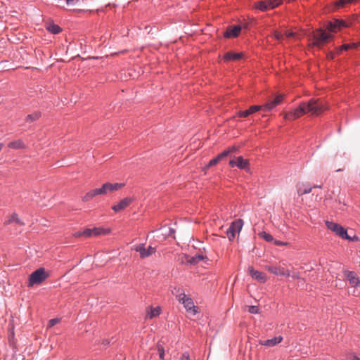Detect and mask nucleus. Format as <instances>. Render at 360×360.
Instances as JSON below:
<instances>
[{"label": "nucleus", "instance_id": "obj_15", "mask_svg": "<svg viewBox=\"0 0 360 360\" xmlns=\"http://www.w3.org/2000/svg\"><path fill=\"white\" fill-rule=\"evenodd\" d=\"M205 257L202 255H197L195 256H190L184 255L181 259L182 262L190 264H198L200 261L203 260Z\"/></svg>", "mask_w": 360, "mask_h": 360}, {"label": "nucleus", "instance_id": "obj_54", "mask_svg": "<svg viewBox=\"0 0 360 360\" xmlns=\"http://www.w3.org/2000/svg\"><path fill=\"white\" fill-rule=\"evenodd\" d=\"M292 276L293 278H298V276H297V275H292Z\"/></svg>", "mask_w": 360, "mask_h": 360}, {"label": "nucleus", "instance_id": "obj_45", "mask_svg": "<svg viewBox=\"0 0 360 360\" xmlns=\"http://www.w3.org/2000/svg\"><path fill=\"white\" fill-rule=\"evenodd\" d=\"M228 151H229V154L236 152L238 150V148L235 146H231L227 148Z\"/></svg>", "mask_w": 360, "mask_h": 360}, {"label": "nucleus", "instance_id": "obj_40", "mask_svg": "<svg viewBox=\"0 0 360 360\" xmlns=\"http://www.w3.org/2000/svg\"><path fill=\"white\" fill-rule=\"evenodd\" d=\"M283 97H284L283 95H281V94L276 96V98H274L276 101V104L279 105L281 103V101H283Z\"/></svg>", "mask_w": 360, "mask_h": 360}, {"label": "nucleus", "instance_id": "obj_27", "mask_svg": "<svg viewBox=\"0 0 360 360\" xmlns=\"http://www.w3.org/2000/svg\"><path fill=\"white\" fill-rule=\"evenodd\" d=\"M47 30L52 34H56L61 32V28L55 24H50L46 27Z\"/></svg>", "mask_w": 360, "mask_h": 360}, {"label": "nucleus", "instance_id": "obj_9", "mask_svg": "<svg viewBox=\"0 0 360 360\" xmlns=\"http://www.w3.org/2000/svg\"><path fill=\"white\" fill-rule=\"evenodd\" d=\"M124 186V184L122 183H105L100 188L101 195H106L108 193H112L115 191L120 190Z\"/></svg>", "mask_w": 360, "mask_h": 360}, {"label": "nucleus", "instance_id": "obj_8", "mask_svg": "<svg viewBox=\"0 0 360 360\" xmlns=\"http://www.w3.org/2000/svg\"><path fill=\"white\" fill-rule=\"evenodd\" d=\"M133 250L139 252L141 258L148 257L156 251L155 248L149 246L147 249L145 248L144 244H139L131 248Z\"/></svg>", "mask_w": 360, "mask_h": 360}, {"label": "nucleus", "instance_id": "obj_41", "mask_svg": "<svg viewBox=\"0 0 360 360\" xmlns=\"http://www.w3.org/2000/svg\"><path fill=\"white\" fill-rule=\"evenodd\" d=\"M336 23H339L340 29H341V27H345L347 26L346 22L342 20H336Z\"/></svg>", "mask_w": 360, "mask_h": 360}, {"label": "nucleus", "instance_id": "obj_5", "mask_svg": "<svg viewBox=\"0 0 360 360\" xmlns=\"http://www.w3.org/2000/svg\"><path fill=\"white\" fill-rule=\"evenodd\" d=\"M307 113L305 102H302L300 105L291 112L284 114V119L288 120H296Z\"/></svg>", "mask_w": 360, "mask_h": 360}, {"label": "nucleus", "instance_id": "obj_22", "mask_svg": "<svg viewBox=\"0 0 360 360\" xmlns=\"http://www.w3.org/2000/svg\"><path fill=\"white\" fill-rule=\"evenodd\" d=\"M243 53H232V52H227L224 56V59L226 61L229 60H238L243 58Z\"/></svg>", "mask_w": 360, "mask_h": 360}, {"label": "nucleus", "instance_id": "obj_13", "mask_svg": "<svg viewBox=\"0 0 360 360\" xmlns=\"http://www.w3.org/2000/svg\"><path fill=\"white\" fill-rule=\"evenodd\" d=\"M248 272L254 279L259 283H264L267 280V277L264 273L255 270L252 266H249Z\"/></svg>", "mask_w": 360, "mask_h": 360}, {"label": "nucleus", "instance_id": "obj_28", "mask_svg": "<svg viewBox=\"0 0 360 360\" xmlns=\"http://www.w3.org/2000/svg\"><path fill=\"white\" fill-rule=\"evenodd\" d=\"M358 44L356 43H350L345 44L341 46V47L337 51V53L339 54L342 51H347L350 49H354L357 47Z\"/></svg>", "mask_w": 360, "mask_h": 360}, {"label": "nucleus", "instance_id": "obj_53", "mask_svg": "<svg viewBox=\"0 0 360 360\" xmlns=\"http://www.w3.org/2000/svg\"><path fill=\"white\" fill-rule=\"evenodd\" d=\"M4 147V143H0V151L1 150V149L3 148Z\"/></svg>", "mask_w": 360, "mask_h": 360}, {"label": "nucleus", "instance_id": "obj_23", "mask_svg": "<svg viewBox=\"0 0 360 360\" xmlns=\"http://www.w3.org/2000/svg\"><path fill=\"white\" fill-rule=\"evenodd\" d=\"M101 195L100 188H96L90 191L82 198L83 201H89L96 195Z\"/></svg>", "mask_w": 360, "mask_h": 360}, {"label": "nucleus", "instance_id": "obj_11", "mask_svg": "<svg viewBox=\"0 0 360 360\" xmlns=\"http://www.w3.org/2000/svg\"><path fill=\"white\" fill-rule=\"evenodd\" d=\"M109 232V230H105L100 227H95L93 229H86L82 231V233L84 234V237L89 238L99 235H105L108 233Z\"/></svg>", "mask_w": 360, "mask_h": 360}, {"label": "nucleus", "instance_id": "obj_39", "mask_svg": "<svg viewBox=\"0 0 360 360\" xmlns=\"http://www.w3.org/2000/svg\"><path fill=\"white\" fill-rule=\"evenodd\" d=\"M219 162V160L217 159V158L216 157L215 158L211 160L208 165H207V168L208 167H212V166H214L216 165L218 162Z\"/></svg>", "mask_w": 360, "mask_h": 360}, {"label": "nucleus", "instance_id": "obj_46", "mask_svg": "<svg viewBox=\"0 0 360 360\" xmlns=\"http://www.w3.org/2000/svg\"><path fill=\"white\" fill-rule=\"evenodd\" d=\"M346 2H347L346 0H339L337 2V6H343L346 4Z\"/></svg>", "mask_w": 360, "mask_h": 360}, {"label": "nucleus", "instance_id": "obj_31", "mask_svg": "<svg viewBox=\"0 0 360 360\" xmlns=\"http://www.w3.org/2000/svg\"><path fill=\"white\" fill-rule=\"evenodd\" d=\"M245 312H248L252 314L260 313L259 308L256 306H245Z\"/></svg>", "mask_w": 360, "mask_h": 360}, {"label": "nucleus", "instance_id": "obj_55", "mask_svg": "<svg viewBox=\"0 0 360 360\" xmlns=\"http://www.w3.org/2000/svg\"><path fill=\"white\" fill-rule=\"evenodd\" d=\"M330 57L331 58H333V53H330Z\"/></svg>", "mask_w": 360, "mask_h": 360}, {"label": "nucleus", "instance_id": "obj_44", "mask_svg": "<svg viewBox=\"0 0 360 360\" xmlns=\"http://www.w3.org/2000/svg\"><path fill=\"white\" fill-rule=\"evenodd\" d=\"M181 360H190L189 354L187 352H184L181 357Z\"/></svg>", "mask_w": 360, "mask_h": 360}, {"label": "nucleus", "instance_id": "obj_1", "mask_svg": "<svg viewBox=\"0 0 360 360\" xmlns=\"http://www.w3.org/2000/svg\"><path fill=\"white\" fill-rule=\"evenodd\" d=\"M307 113L311 116H319L328 109L327 103L321 98H311L305 102Z\"/></svg>", "mask_w": 360, "mask_h": 360}, {"label": "nucleus", "instance_id": "obj_47", "mask_svg": "<svg viewBox=\"0 0 360 360\" xmlns=\"http://www.w3.org/2000/svg\"><path fill=\"white\" fill-rule=\"evenodd\" d=\"M73 236L76 238H79V237H82L83 236L84 237V234L82 233V231H77L75 232Z\"/></svg>", "mask_w": 360, "mask_h": 360}, {"label": "nucleus", "instance_id": "obj_32", "mask_svg": "<svg viewBox=\"0 0 360 360\" xmlns=\"http://www.w3.org/2000/svg\"><path fill=\"white\" fill-rule=\"evenodd\" d=\"M259 236L267 242H272L274 240L273 236L265 231L260 232L259 233Z\"/></svg>", "mask_w": 360, "mask_h": 360}, {"label": "nucleus", "instance_id": "obj_7", "mask_svg": "<svg viewBox=\"0 0 360 360\" xmlns=\"http://www.w3.org/2000/svg\"><path fill=\"white\" fill-rule=\"evenodd\" d=\"M179 300L182 302L188 312H193V314L200 313L198 308L194 305L192 299L188 297L186 294H180L179 295Z\"/></svg>", "mask_w": 360, "mask_h": 360}, {"label": "nucleus", "instance_id": "obj_24", "mask_svg": "<svg viewBox=\"0 0 360 360\" xmlns=\"http://www.w3.org/2000/svg\"><path fill=\"white\" fill-rule=\"evenodd\" d=\"M41 115V114L39 111H35V112L28 115L25 117V122H29V123L33 122L39 120L40 118Z\"/></svg>", "mask_w": 360, "mask_h": 360}, {"label": "nucleus", "instance_id": "obj_3", "mask_svg": "<svg viewBox=\"0 0 360 360\" xmlns=\"http://www.w3.org/2000/svg\"><path fill=\"white\" fill-rule=\"evenodd\" d=\"M48 277L44 269L40 268L32 272L29 278V286H33L35 284H39Z\"/></svg>", "mask_w": 360, "mask_h": 360}, {"label": "nucleus", "instance_id": "obj_18", "mask_svg": "<svg viewBox=\"0 0 360 360\" xmlns=\"http://www.w3.org/2000/svg\"><path fill=\"white\" fill-rule=\"evenodd\" d=\"M241 30L240 26H234V27H229L227 28L224 37L226 38L229 37H236L238 36Z\"/></svg>", "mask_w": 360, "mask_h": 360}, {"label": "nucleus", "instance_id": "obj_42", "mask_svg": "<svg viewBox=\"0 0 360 360\" xmlns=\"http://www.w3.org/2000/svg\"><path fill=\"white\" fill-rule=\"evenodd\" d=\"M274 36L278 40H280V39H283V35L280 32H278L277 31L274 32Z\"/></svg>", "mask_w": 360, "mask_h": 360}, {"label": "nucleus", "instance_id": "obj_10", "mask_svg": "<svg viewBox=\"0 0 360 360\" xmlns=\"http://www.w3.org/2000/svg\"><path fill=\"white\" fill-rule=\"evenodd\" d=\"M265 269L271 272V274L276 276H283L286 277L290 276V271L284 268L283 266H266Z\"/></svg>", "mask_w": 360, "mask_h": 360}, {"label": "nucleus", "instance_id": "obj_35", "mask_svg": "<svg viewBox=\"0 0 360 360\" xmlns=\"http://www.w3.org/2000/svg\"><path fill=\"white\" fill-rule=\"evenodd\" d=\"M312 190L311 187H307L304 189H302L301 188H297V193L299 195H302L304 194L309 193Z\"/></svg>", "mask_w": 360, "mask_h": 360}, {"label": "nucleus", "instance_id": "obj_34", "mask_svg": "<svg viewBox=\"0 0 360 360\" xmlns=\"http://www.w3.org/2000/svg\"><path fill=\"white\" fill-rule=\"evenodd\" d=\"M157 349L159 353L160 358L163 359L164 356H165V350H164L163 344H162V342H159L157 344Z\"/></svg>", "mask_w": 360, "mask_h": 360}, {"label": "nucleus", "instance_id": "obj_16", "mask_svg": "<svg viewBox=\"0 0 360 360\" xmlns=\"http://www.w3.org/2000/svg\"><path fill=\"white\" fill-rule=\"evenodd\" d=\"M283 340L281 336L275 337L269 340H260L259 341V345H264L266 347H274L280 343Z\"/></svg>", "mask_w": 360, "mask_h": 360}, {"label": "nucleus", "instance_id": "obj_29", "mask_svg": "<svg viewBox=\"0 0 360 360\" xmlns=\"http://www.w3.org/2000/svg\"><path fill=\"white\" fill-rule=\"evenodd\" d=\"M254 7L255 8H257V9L262 11H265L269 10L266 1H258V2L255 3L254 5Z\"/></svg>", "mask_w": 360, "mask_h": 360}, {"label": "nucleus", "instance_id": "obj_6", "mask_svg": "<svg viewBox=\"0 0 360 360\" xmlns=\"http://www.w3.org/2000/svg\"><path fill=\"white\" fill-rule=\"evenodd\" d=\"M243 225L242 219L235 220L231 223V225L226 231V236L229 240H233L236 233H239Z\"/></svg>", "mask_w": 360, "mask_h": 360}, {"label": "nucleus", "instance_id": "obj_51", "mask_svg": "<svg viewBox=\"0 0 360 360\" xmlns=\"http://www.w3.org/2000/svg\"><path fill=\"white\" fill-rule=\"evenodd\" d=\"M109 343L110 342L108 340H104L103 341V345H104L105 346L108 345Z\"/></svg>", "mask_w": 360, "mask_h": 360}, {"label": "nucleus", "instance_id": "obj_12", "mask_svg": "<svg viewBox=\"0 0 360 360\" xmlns=\"http://www.w3.org/2000/svg\"><path fill=\"white\" fill-rule=\"evenodd\" d=\"M229 165L232 167L236 166L240 169H249V161L246 159H243L242 156L231 160Z\"/></svg>", "mask_w": 360, "mask_h": 360}, {"label": "nucleus", "instance_id": "obj_43", "mask_svg": "<svg viewBox=\"0 0 360 360\" xmlns=\"http://www.w3.org/2000/svg\"><path fill=\"white\" fill-rule=\"evenodd\" d=\"M274 243L276 245H288V243L283 242V241L277 240H274Z\"/></svg>", "mask_w": 360, "mask_h": 360}, {"label": "nucleus", "instance_id": "obj_25", "mask_svg": "<svg viewBox=\"0 0 360 360\" xmlns=\"http://www.w3.org/2000/svg\"><path fill=\"white\" fill-rule=\"evenodd\" d=\"M336 20L335 19L333 21L329 22L327 25V30L332 32H336L340 30V25L339 23H336Z\"/></svg>", "mask_w": 360, "mask_h": 360}, {"label": "nucleus", "instance_id": "obj_26", "mask_svg": "<svg viewBox=\"0 0 360 360\" xmlns=\"http://www.w3.org/2000/svg\"><path fill=\"white\" fill-rule=\"evenodd\" d=\"M277 105H278L276 104L275 100L273 99L271 101H268L266 104H264L262 106V109L265 112H269V111L271 110L273 108H274Z\"/></svg>", "mask_w": 360, "mask_h": 360}, {"label": "nucleus", "instance_id": "obj_21", "mask_svg": "<svg viewBox=\"0 0 360 360\" xmlns=\"http://www.w3.org/2000/svg\"><path fill=\"white\" fill-rule=\"evenodd\" d=\"M12 223H15L18 225L23 226L25 224L19 219L18 214L16 213H13L5 221L4 225H8Z\"/></svg>", "mask_w": 360, "mask_h": 360}, {"label": "nucleus", "instance_id": "obj_38", "mask_svg": "<svg viewBox=\"0 0 360 360\" xmlns=\"http://www.w3.org/2000/svg\"><path fill=\"white\" fill-rule=\"evenodd\" d=\"M60 321V319L59 318H55V319H51L49 321V323H48V327H52L54 325L58 323Z\"/></svg>", "mask_w": 360, "mask_h": 360}, {"label": "nucleus", "instance_id": "obj_52", "mask_svg": "<svg viewBox=\"0 0 360 360\" xmlns=\"http://www.w3.org/2000/svg\"><path fill=\"white\" fill-rule=\"evenodd\" d=\"M174 229H169V233H170V234L174 233Z\"/></svg>", "mask_w": 360, "mask_h": 360}, {"label": "nucleus", "instance_id": "obj_14", "mask_svg": "<svg viewBox=\"0 0 360 360\" xmlns=\"http://www.w3.org/2000/svg\"><path fill=\"white\" fill-rule=\"evenodd\" d=\"M132 198H125L119 202L117 205H113L112 209L116 212H120L127 207L132 202Z\"/></svg>", "mask_w": 360, "mask_h": 360}, {"label": "nucleus", "instance_id": "obj_49", "mask_svg": "<svg viewBox=\"0 0 360 360\" xmlns=\"http://www.w3.org/2000/svg\"><path fill=\"white\" fill-rule=\"evenodd\" d=\"M68 5H74L76 0H65Z\"/></svg>", "mask_w": 360, "mask_h": 360}, {"label": "nucleus", "instance_id": "obj_50", "mask_svg": "<svg viewBox=\"0 0 360 360\" xmlns=\"http://www.w3.org/2000/svg\"><path fill=\"white\" fill-rule=\"evenodd\" d=\"M349 360H359V359L356 356L351 354L349 356Z\"/></svg>", "mask_w": 360, "mask_h": 360}, {"label": "nucleus", "instance_id": "obj_48", "mask_svg": "<svg viewBox=\"0 0 360 360\" xmlns=\"http://www.w3.org/2000/svg\"><path fill=\"white\" fill-rule=\"evenodd\" d=\"M295 35H296V34L293 32H288L286 33L287 37H295Z\"/></svg>", "mask_w": 360, "mask_h": 360}, {"label": "nucleus", "instance_id": "obj_17", "mask_svg": "<svg viewBox=\"0 0 360 360\" xmlns=\"http://www.w3.org/2000/svg\"><path fill=\"white\" fill-rule=\"evenodd\" d=\"M261 109H262V105H252V106L250 107V108L246 110L239 111L238 112V116H239L240 117H247L250 115L253 114V113L259 111Z\"/></svg>", "mask_w": 360, "mask_h": 360}, {"label": "nucleus", "instance_id": "obj_36", "mask_svg": "<svg viewBox=\"0 0 360 360\" xmlns=\"http://www.w3.org/2000/svg\"><path fill=\"white\" fill-rule=\"evenodd\" d=\"M229 155V151H228V150L226 149V150H224L223 152H221L220 154H219L217 156V158L220 161L222 159H224V158H226V156H228Z\"/></svg>", "mask_w": 360, "mask_h": 360}, {"label": "nucleus", "instance_id": "obj_37", "mask_svg": "<svg viewBox=\"0 0 360 360\" xmlns=\"http://www.w3.org/2000/svg\"><path fill=\"white\" fill-rule=\"evenodd\" d=\"M229 155V151H228V150L226 149V150H224L223 152H221L220 154H219L217 156V158L220 161L222 159H224V158H226V156H228Z\"/></svg>", "mask_w": 360, "mask_h": 360}, {"label": "nucleus", "instance_id": "obj_33", "mask_svg": "<svg viewBox=\"0 0 360 360\" xmlns=\"http://www.w3.org/2000/svg\"><path fill=\"white\" fill-rule=\"evenodd\" d=\"M149 311H148L147 315H159L162 313V309L160 307H150Z\"/></svg>", "mask_w": 360, "mask_h": 360}, {"label": "nucleus", "instance_id": "obj_2", "mask_svg": "<svg viewBox=\"0 0 360 360\" xmlns=\"http://www.w3.org/2000/svg\"><path fill=\"white\" fill-rule=\"evenodd\" d=\"M332 37L331 34L326 33L323 29L316 30L311 34V39H309V40L312 41L310 43L309 46L321 48Z\"/></svg>", "mask_w": 360, "mask_h": 360}, {"label": "nucleus", "instance_id": "obj_20", "mask_svg": "<svg viewBox=\"0 0 360 360\" xmlns=\"http://www.w3.org/2000/svg\"><path fill=\"white\" fill-rule=\"evenodd\" d=\"M8 147L11 149L18 150L26 148V145L22 139H16L8 143Z\"/></svg>", "mask_w": 360, "mask_h": 360}, {"label": "nucleus", "instance_id": "obj_56", "mask_svg": "<svg viewBox=\"0 0 360 360\" xmlns=\"http://www.w3.org/2000/svg\"><path fill=\"white\" fill-rule=\"evenodd\" d=\"M316 187H317V188H321V186H314V188H316Z\"/></svg>", "mask_w": 360, "mask_h": 360}, {"label": "nucleus", "instance_id": "obj_30", "mask_svg": "<svg viewBox=\"0 0 360 360\" xmlns=\"http://www.w3.org/2000/svg\"><path fill=\"white\" fill-rule=\"evenodd\" d=\"M267 7L269 9H273L280 5L282 2L281 0H266Z\"/></svg>", "mask_w": 360, "mask_h": 360}, {"label": "nucleus", "instance_id": "obj_19", "mask_svg": "<svg viewBox=\"0 0 360 360\" xmlns=\"http://www.w3.org/2000/svg\"><path fill=\"white\" fill-rule=\"evenodd\" d=\"M345 276L353 287L356 286L359 283V279L354 271H345Z\"/></svg>", "mask_w": 360, "mask_h": 360}, {"label": "nucleus", "instance_id": "obj_4", "mask_svg": "<svg viewBox=\"0 0 360 360\" xmlns=\"http://www.w3.org/2000/svg\"><path fill=\"white\" fill-rule=\"evenodd\" d=\"M326 225L328 229L335 233L338 236L344 239L351 240V238L348 236L347 230L341 225L334 223L333 221H326Z\"/></svg>", "mask_w": 360, "mask_h": 360}]
</instances>
